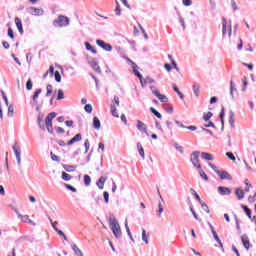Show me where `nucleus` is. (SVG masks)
Here are the masks:
<instances>
[{
    "label": "nucleus",
    "instance_id": "44",
    "mask_svg": "<svg viewBox=\"0 0 256 256\" xmlns=\"http://www.w3.org/2000/svg\"><path fill=\"white\" fill-rule=\"evenodd\" d=\"M226 157H228V159H230V161H236L235 155L233 154V152H226Z\"/></svg>",
    "mask_w": 256,
    "mask_h": 256
},
{
    "label": "nucleus",
    "instance_id": "27",
    "mask_svg": "<svg viewBox=\"0 0 256 256\" xmlns=\"http://www.w3.org/2000/svg\"><path fill=\"white\" fill-rule=\"evenodd\" d=\"M72 249H73L75 255H77V256H83V252L81 251V249H79V247H78L76 244H74V245L72 246Z\"/></svg>",
    "mask_w": 256,
    "mask_h": 256
},
{
    "label": "nucleus",
    "instance_id": "9",
    "mask_svg": "<svg viewBox=\"0 0 256 256\" xmlns=\"http://www.w3.org/2000/svg\"><path fill=\"white\" fill-rule=\"evenodd\" d=\"M81 139H83V136L81 135V133H78L67 142V145L71 146L73 145V143H77L78 141H81Z\"/></svg>",
    "mask_w": 256,
    "mask_h": 256
},
{
    "label": "nucleus",
    "instance_id": "59",
    "mask_svg": "<svg viewBox=\"0 0 256 256\" xmlns=\"http://www.w3.org/2000/svg\"><path fill=\"white\" fill-rule=\"evenodd\" d=\"M51 159H52V161H57V162L60 161L59 156L53 154V152H51Z\"/></svg>",
    "mask_w": 256,
    "mask_h": 256
},
{
    "label": "nucleus",
    "instance_id": "3",
    "mask_svg": "<svg viewBox=\"0 0 256 256\" xmlns=\"http://www.w3.org/2000/svg\"><path fill=\"white\" fill-rule=\"evenodd\" d=\"M54 27H67L69 25V17L60 15L53 21Z\"/></svg>",
    "mask_w": 256,
    "mask_h": 256
},
{
    "label": "nucleus",
    "instance_id": "52",
    "mask_svg": "<svg viewBox=\"0 0 256 256\" xmlns=\"http://www.w3.org/2000/svg\"><path fill=\"white\" fill-rule=\"evenodd\" d=\"M14 111H15V109L13 108V105L8 106V115L10 117H13Z\"/></svg>",
    "mask_w": 256,
    "mask_h": 256
},
{
    "label": "nucleus",
    "instance_id": "51",
    "mask_svg": "<svg viewBox=\"0 0 256 256\" xmlns=\"http://www.w3.org/2000/svg\"><path fill=\"white\" fill-rule=\"evenodd\" d=\"M200 177H202L204 181H209V176H207V174L203 172V170L200 171Z\"/></svg>",
    "mask_w": 256,
    "mask_h": 256
},
{
    "label": "nucleus",
    "instance_id": "35",
    "mask_svg": "<svg viewBox=\"0 0 256 256\" xmlns=\"http://www.w3.org/2000/svg\"><path fill=\"white\" fill-rule=\"evenodd\" d=\"M84 185H86V187H89V185H91V176L84 175Z\"/></svg>",
    "mask_w": 256,
    "mask_h": 256
},
{
    "label": "nucleus",
    "instance_id": "13",
    "mask_svg": "<svg viewBox=\"0 0 256 256\" xmlns=\"http://www.w3.org/2000/svg\"><path fill=\"white\" fill-rule=\"evenodd\" d=\"M218 191L220 195H231V189L227 187L220 186L218 187Z\"/></svg>",
    "mask_w": 256,
    "mask_h": 256
},
{
    "label": "nucleus",
    "instance_id": "26",
    "mask_svg": "<svg viewBox=\"0 0 256 256\" xmlns=\"http://www.w3.org/2000/svg\"><path fill=\"white\" fill-rule=\"evenodd\" d=\"M93 127L94 129H101V121H99V118H93Z\"/></svg>",
    "mask_w": 256,
    "mask_h": 256
},
{
    "label": "nucleus",
    "instance_id": "22",
    "mask_svg": "<svg viewBox=\"0 0 256 256\" xmlns=\"http://www.w3.org/2000/svg\"><path fill=\"white\" fill-rule=\"evenodd\" d=\"M236 197H238L239 200L243 199L245 197V191H243L241 188H237L235 191Z\"/></svg>",
    "mask_w": 256,
    "mask_h": 256
},
{
    "label": "nucleus",
    "instance_id": "33",
    "mask_svg": "<svg viewBox=\"0 0 256 256\" xmlns=\"http://www.w3.org/2000/svg\"><path fill=\"white\" fill-rule=\"evenodd\" d=\"M190 191H191L192 195H194V197L197 199V201H199V203H203V200H201V197L199 196V194H197L195 189L191 188Z\"/></svg>",
    "mask_w": 256,
    "mask_h": 256
},
{
    "label": "nucleus",
    "instance_id": "43",
    "mask_svg": "<svg viewBox=\"0 0 256 256\" xmlns=\"http://www.w3.org/2000/svg\"><path fill=\"white\" fill-rule=\"evenodd\" d=\"M116 15L121 16V6L119 5V2L116 1V9H115Z\"/></svg>",
    "mask_w": 256,
    "mask_h": 256
},
{
    "label": "nucleus",
    "instance_id": "10",
    "mask_svg": "<svg viewBox=\"0 0 256 256\" xmlns=\"http://www.w3.org/2000/svg\"><path fill=\"white\" fill-rule=\"evenodd\" d=\"M14 21L19 33L23 35V22L21 21V18L16 17Z\"/></svg>",
    "mask_w": 256,
    "mask_h": 256
},
{
    "label": "nucleus",
    "instance_id": "16",
    "mask_svg": "<svg viewBox=\"0 0 256 256\" xmlns=\"http://www.w3.org/2000/svg\"><path fill=\"white\" fill-rule=\"evenodd\" d=\"M105 181H107V177L105 176L100 177V179L96 183L97 187H99V189H103V187H105Z\"/></svg>",
    "mask_w": 256,
    "mask_h": 256
},
{
    "label": "nucleus",
    "instance_id": "46",
    "mask_svg": "<svg viewBox=\"0 0 256 256\" xmlns=\"http://www.w3.org/2000/svg\"><path fill=\"white\" fill-rule=\"evenodd\" d=\"M86 113H92L93 112V106L91 104H86L84 107Z\"/></svg>",
    "mask_w": 256,
    "mask_h": 256
},
{
    "label": "nucleus",
    "instance_id": "58",
    "mask_svg": "<svg viewBox=\"0 0 256 256\" xmlns=\"http://www.w3.org/2000/svg\"><path fill=\"white\" fill-rule=\"evenodd\" d=\"M84 147H85V153L89 152V147H91V145L89 144V140H86L84 143Z\"/></svg>",
    "mask_w": 256,
    "mask_h": 256
},
{
    "label": "nucleus",
    "instance_id": "39",
    "mask_svg": "<svg viewBox=\"0 0 256 256\" xmlns=\"http://www.w3.org/2000/svg\"><path fill=\"white\" fill-rule=\"evenodd\" d=\"M61 99H65V93L63 92V89L58 90L57 100L61 101Z\"/></svg>",
    "mask_w": 256,
    "mask_h": 256
},
{
    "label": "nucleus",
    "instance_id": "25",
    "mask_svg": "<svg viewBox=\"0 0 256 256\" xmlns=\"http://www.w3.org/2000/svg\"><path fill=\"white\" fill-rule=\"evenodd\" d=\"M110 111H111L113 117H115L116 119H119V114L117 113V106L111 105Z\"/></svg>",
    "mask_w": 256,
    "mask_h": 256
},
{
    "label": "nucleus",
    "instance_id": "61",
    "mask_svg": "<svg viewBox=\"0 0 256 256\" xmlns=\"http://www.w3.org/2000/svg\"><path fill=\"white\" fill-rule=\"evenodd\" d=\"M56 132L59 134V135H63V133H65V129L61 128V127H57L56 128Z\"/></svg>",
    "mask_w": 256,
    "mask_h": 256
},
{
    "label": "nucleus",
    "instance_id": "60",
    "mask_svg": "<svg viewBox=\"0 0 256 256\" xmlns=\"http://www.w3.org/2000/svg\"><path fill=\"white\" fill-rule=\"evenodd\" d=\"M201 205H202V209H204V211H206V213H209V206H207V204H205V202H202Z\"/></svg>",
    "mask_w": 256,
    "mask_h": 256
},
{
    "label": "nucleus",
    "instance_id": "31",
    "mask_svg": "<svg viewBox=\"0 0 256 256\" xmlns=\"http://www.w3.org/2000/svg\"><path fill=\"white\" fill-rule=\"evenodd\" d=\"M65 171H67L68 173H73V171H75V169H77V167L73 166V165H66L64 166Z\"/></svg>",
    "mask_w": 256,
    "mask_h": 256
},
{
    "label": "nucleus",
    "instance_id": "37",
    "mask_svg": "<svg viewBox=\"0 0 256 256\" xmlns=\"http://www.w3.org/2000/svg\"><path fill=\"white\" fill-rule=\"evenodd\" d=\"M54 230L58 233V235H60V237H63V239H65V241H67V235H65V233L61 230H59V228L54 227Z\"/></svg>",
    "mask_w": 256,
    "mask_h": 256
},
{
    "label": "nucleus",
    "instance_id": "12",
    "mask_svg": "<svg viewBox=\"0 0 256 256\" xmlns=\"http://www.w3.org/2000/svg\"><path fill=\"white\" fill-rule=\"evenodd\" d=\"M29 12H30V15H35V16L43 15V10L35 7L30 8Z\"/></svg>",
    "mask_w": 256,
    "mask_h": 256
},
{
    "label": "nucleus",
    "instance_id": "41",
    "mask_svg": "<svg viewBox=\"0 0 256 256\" xmlns=\"http://www.w3.org/2000/svg\"><path fill=\"white\" fill-rule=\"evenodd\" d=\"M242 209L245 211L247 217H249V219H251V209H249V207H247V206H242Z\"/></svg>",
    "mask_w": 256,
    "mask_h": 256
},
{
    "label": "nucleus",
    "instance_id": "53",
    "mask_svg": "<svg viewBox=\"0 0 256 256\" xmlns=\"http://www.w3.org/2000/svg\"><path fill=\"white\" fill-rule=\"evenodd\" d=\"M126 231H127V235L129 236V238L131 239V241H135L133 239V234H131V230L129 229V226L126 224Z\"/></svg>",
    "mask_w": 256,
    "mask_h": 256
},
{
    "label": "nucleus",
    "instance_id": "21",
    "mask_svg": "<svg viewBox=\"0 0 256 256\" xmlns=\"http://www.w3.org/2000/svg\"><path fill=\"white\" fill-rule=\"evenodd\" d=\"M192 89H193L194 95H196V97H199V94L201 93V85L194 84Z\"/></svg>",
    "mask_w": 256,
    "mask_h": 256
},
{
    "label": "nucleus",
    "instance_id": "54",
    "mask_svg": "<svg viewBox=\"0 0 256 256\" xmlns=\"http://www.w3.org/2000/svg\"><path fill=\"white\" fill-rule=\"evenodd\" d=\"M183 5H185V7H190V5L193 4L192 0H182Z\"/></svg>",
    "mask_w": 256,
    "mask_h": 256
},
{
    "label": "nucleus",
    "instance_id": "63",
    "mask_svg": "<svg viewBox=\"0 0 256 256\" xmlns=\"http://www.w3.org/2000/svg\"><path fill=\"white\" fill-rule=\"evenodd\" d=\"M104 201L105 203H109V192H104Z\"/></svg>",
    "mask_w": 256,
    "mask_h": 256
},
{
    "label": "nucleus",
    "instance_id": "24",
    "mask_svg": "<svg viewBox=\"0 0 256 256\" xmlns=\"http://www.w3.org/2000/svg\"><path fill=\"white\" fill-rule=\"evenodd\" d=\"M137 149H138V153L142 157V159H145V150L143 149V145H141V143L137 144Z\"/></svg>",
    "mask_w": 256,
    "mask_h": 256
},
{
    "label": "nucleus",
    "instance_id": "29",
    "mask_svg": "<svg viewBox=\"0 0 256 256\" xmlns=\"http://www.w3.org/2000/svg\"><path fill=\"white\" fill-rule=\"evenodd\" d=\"M143 85L142 87H145V85H150L151 83H155V80L151 77H146L144 80H142Z\"/></svg>",
    "mask_w": 256,
    "mask_h": 256
},
{
    "label": "nucleus",
    "instance_id": "15",
    "mask_svg": "<svg viewBox=\"0 0 256 256\" xmlns=\"http://www.w3.org/2000/svg\"><path fill=\"white\" fill-rule=\"evenodd\" d=\"M91 67L94 71H96V73H101V67L99 66V64L97 63V60H92L91 62Z\"/></svg>",
    "mask_w": 256,
    "mask_h": 256
},
{
    "label": "nucleus",
    "instance_id": "7",
    "mask_svg": "<svg viewBox=\"0 0 256 256\" xmlns=\"http://www.w3.org/2000/svg\"><path fill=\"white\" fill-rule=\"evenodd\" d=\"M132 69L133 72L135 73L136 77L139 78V81L141 83V85H143V75H141V73H139V66H137V64H135V62H132Z\"/></svg>",
    "mask_w": 256,
    "mask_h": 256
},
{
    "label": "nucleus",
    "instance_id": "28",
    "mask_svg": "<svg viewBox=\"0 0 256 256\" xmlns=\"http://www.w3.org/2000/svg\"><path fill=\"white\" fill-rule=\"evenodd\" d=\"M202 158L205 159L206 161H213V155L207 152H202Z\"/></svg>",
    "mask_w": 256,
    "mask_h": 256
},
{
    "label": "nucleus",
    "instance_id": "57",
    "mask_svg": "<svg viewBox=\"0 0 256 256\" xmlns=\"http://www.w3.org/2000/svg\"><path fill=\"white\" fill-rule=\"evenodd\" d=\"M158 217H161V215L163 214V205H161V203L158 204Z\"/></svg>",
    "mask_w": 256,
    "mask_h": 256
},
{
    "label": "nucleus",
    "instance_id": "38",
    "mask_svg": "<svg viewBox=\"0 0 256 256\" xmlns=\"http://www.w3.org/2000/svg\"><path fill=\"white\" fill-rule=\"evenodd\" d=\"M220 119L222 125H225V107H222L221 113H220Z\"/></svg>",
    "mask_w": 256,
    "mask_h": 256
},
{
    "label": "nucleus",
    "instance_id": "49",
    "mask_svg": "<svg viewBox=\"0 0 256 256\" xmlns=\"http://www.w3.org/2000/svg\"><path fill=\"white\" fill-rule=\"evenodd\" d=\"M66 189H69V191H72V193H77V189L70 184H65Z\"/></svg>",
    "mask_w": 256,
    "mask_h": 256
},
{
    "label": "nucleus",
    "instance_id": "1",
    "mask_svg": "<svg viewBox=\"0 0 256 256\" xmlns=\"http://www.w3.org/2000/svg\"><path fill=\"white\" fill-rule=\"evenodd\" d=\"M109 225H110V228H111V231H112L114 237H116V239H119L122 235L121 226L119 225V221H117L116 218H110Z\"/></svg>",
    "mask_w": 256,
    "mask_h": 256
},
{
    "label": "nucleus",
    "instance_id": "11",
    "mask_svg": "<svg viewBox=\"0 0 256 256\" xmlns=\"http://www.w3.org/2000/svg\"><path fill=\"white\" fill-rule=\"evenodd\" d=\"M137 129L142 131V133H147V125L141 120H137Z\"/></svg>",
    "mask_w": 256,
    "mask_h": 256
},
{
    "label": "nucleus",
    "instance_id": "32",
    "mask_svg": "<svg viewBox=\"0 0 256 256\" xmlns=\"http://www.w3.org/2000/svg\"><path fill=\"white\" fill-rule=\"evenodd\" d=\"M151 113H153V115H155V117H157L158 119H161L163 116L161 115V113H159V111H157L155 108L151 107L150 108Z\"/></svg>",
    "mask_w": 256,
    "mask_h": 256
},
{
    "label": "nucleus",
    "instance_id": "42",
    "mask_svg": "<svg viewBox=\"0 0 256 256\" xmlns=\"http://www.w3.org/2000/svg\"><path fill=\"white\" fill-rule=\"evenodd\" d=\"M212 117H213V113L207 112L204 114L203 119H204V121H209V119H211Z\"/></svg>",
    "mask_w": 256,
    "mask_h": 256
},
{
    "label": "nucleus",
    "instance_id": "40",
    "mask_svg": "<svg viewBox=\"0 0 256 256\" xmlns=\"http://www.w3.org/2000/svg\"><path fill=\"white\" fill-rule=\"evenodd\" d=\"M46 97H49V95H51V93H53V86L51 84H48L46 86Z\"/></svg>",
    "mask_w": 256,
    "mask_h": 256
},
{
    "label": "nucleus",
    "instance_id": "36",
    "mask_svg": "<svg viewBox=\"0 0 256 256\" xmlns=\"http://www.w3.org/2000/svg\"><path fill=\"white\" fill-rule=\"evenodd\" d=\"M173 89H174L175 93H177V95H179L180 99H185V95H183V92H181L177 86H173Z\"/></svg>",
    "mask_w": 256,
    "mask_h": 256
},
{
    "label": "nucleus",
    "instance_id": "17",
    "mask_svg": "<svg viewBox=\"0 0 256 256\" xmlns=\"http://www.w3.org/2000/svg\"><path fill=\"white\" fill-rule=\"evenodd\" d=\"M156 97L161 101V103H167L169 101V98L160 92H156Z\"/></svg>",
    "mask_w": 256,
    "mask_h": 256
},
{
    "label": "nucleus",
    "instance_id": "30",
    "mask_svg": "<svg viewBox=\"0 0 256 256\" xmlns=\"http://www.w3.org/2000/svg\"><path fill=\"white\" fill-rule=\"evenodd\" d=\"M62 179H63V181H71V179H73V177L71 175H69L67 172H62Z\"/></svg>",
    "mask_w": 256,
    "mask_h": 256
},
{
    "label": "nucleus",
    "instance_id": "2",
    "mask_svg": "<svg viewBox=\"0 0 256 256\" xmlns=\"http://www.w3.org/2000/svg\"><path fill=\"white\" fill-rule=\"evenodd\" d=\"M209 167H211V169H213V171H215L216 175L219 176L221 180H225V179H227L228 181L233 180V177H231V174H229V172L219 171V170H217V166H215L213 164H209Z\"/></svg>",
    "mask_w": 256,
    "mask_h": 256
},
{
    "label": "nucleus",
    "instance_id": "6",
    "mask_svg": "<svg viewBox=\"0 0 256 256\" xmlns=\"http://www.w3.org/2000/svg\"><path fill=\"white\" fill-rule=\"evenodd\" d=\"M191 161L196 169H201V163H199V152H193L191 155Z\"/></svg>",
    "mask_w": 256,
    "mask_h": 256
},
{
    "label": "nucleus",
    "instance_id": "19",
    "mask_svg": "<svg viewBox=\"0 0 256 256\" xmlns=\"http://www.w3.org/2000/svg\"><path fill=\"white\" fill-rule=\"evenodd\" d=\"M84 45H85L87 51L92 52L93 55H97V50L89 42H85Z\"/></svg>",
    "mask_w": 256,
    "mask_h": 256
},
{
    "label": "nucleus",
    "instance_id": "55",
    "mask_svg": "<svg viewBox=\"0 0 256 256\" xmlns=\"http://www.w3.org/2000/svg\"><path fill=\"white\" fill-rule=\"evenodd\" d=\"M256 201V192L254 193L253 196H249L248 198V203H255Z\"/></svg>",
    "mask_w": 256,
    "mask_h": 256
},
{
    "label": "nucleus",
    "instance_id": "18",
    "mask_svg": "<svg viewBox=\"0 0 256 256\" xmlns=\"http://www.w3.org/2000/svg\"><path fill=\"white\" fill-rule=\"evenodd\" d=\"M241 241H242L245 249H249V247H250L249 237H247V235H243L241 237Z\"/></svg>",
    "mask_w": 256,
    "mask_h": 256
},
{
    "label": "nucleus",
    "instance_id": "50",
    "mask_svg": "<svg viewBox=\"0 0 256 256\" xmlns=\"http://www.w3.org/2000/svg\"><path fill=\"white\" fill-rule=\"evenodd\" d=\"M8 37H10V39H15L13 28H8Z\"/></svg>",
    "mask_w": 256,
    "mask_h": 256
},
{
    "label": "nucleus",
    "instance_id": "62",
    "mask_svg": "<svg viewBox=\"0 0 256 256\" xmlns=\"http://www.w3.org/2000/svg\"><path fill=\"white\" fill-rule=\"evenodd\" d=\"M150 89L154 95H157V93H159V89H157V87L155 86H151Z\"/></svg>",
    "mask_w": 256,
    "mask_h": 256
},
{
    "label": "nucleus",
    "instance_id": "5",
    "mask_svg": "<svg viewBox=\"0 0 256 256\" xmlns=\"http://www.w3.org/2000/svg\"><path fill=\"white\" fill-rule=\"evenodd\" d=\"M96 45H98V47H101V49H104V51H113V46L103 40H96Z\"/></svg>",
    "mask_w": 256,
    "mask_h": 256
},
{
    "label": "nucleus",
    "instance_id": "4",
    "mask_svg": "<svg viewBox=\"0 0 256 256\" xmlns=\"http://www.w3.org/2000/svg\"><path fill=\"white\" fill-rule=\"evenodd\" d=\"M227 33H228V36L231 37L232 28H231V26H229L227 28V19L222 18V34H223V36H225V35H227Z\"/></svg>",
    "mask_w": 256,
    "mask_h": 256
},
{
    "label": "nucleus",
    "instance_id": "20",
    "mask_svg": "<svg viewBox=\"0 0 256 256\" xmlns=\"http://www.w3.org/2000/svg\"><path fill=\"white\" fill-rule=\"evenodd\" d=\"M45 126L48 133L53 134V121L45 120Z\"/></svg>",
    "mask_w": 256,
    "mask_h": 256
},
{
    "label": "nucleus",
    "instance_id": "64",
    "mask_svg": "<svg viewBox=\"0 0 256 256\" xmlns=\"http://www.w3.org/2000/svg\"><path fill=\"white\" fill-rule=\"evenodd\" d=\"M231 5H232V9L234 11H237V2H235V0H231Z\"/></svg>",
    "mask_w": 256,
    "mask_h": 256
},
{
    "label": "nucleus",
    "instance_id": "56",
    "mask_svg": "<svg viewBox=\"0 0 256 256\" xmlns=\"http://www.w3.org/2000/svg\"><path fill=\"white\" fill-rule=\"evenodd\" d=\"M39 95H41V89H38V90L35 91V93L33 95L34 101L37 100V97H39Z\"/></svg>",
    "mask_w": 256,
    "mask_h": 256
},
{
    "label": "nucleus",
    "instance_id": "8",
    "mask_svg": "<svg viewBox=\"0 0 256 256\" xmlns=\"http://www.w3.org/2000/svg\"><path fill=\"white\" fill-rule=\"evenodd\" d=\"M18 217L21 221H23V223H28L29 225H32L33 227H35V225H37L33 220L29 219V216H27V215H21L18 213Z\"/></svg>",
    "mask_w": 256,
    "mask_h": 256
},
{
    "label": "nucleus",
    "instance_id": "23",
    "mask_svg": "<svg viewBox=\"0 0 256 256\" xmlns=\"http://www.w3.org/2000/svg\"><path fill=\"white\" fill-rule=\"evenodd\" d=\"M142 241H144L146 245H149V235L147 236V231H145V228H142Z\"/></svg>",
    "mask_w": 256,
    "mask_h": 256
},
{
    "label": "nucleus",
    "instance_id": "14",
    "mask_svg": "<svg viewBox=\"0 0 256 256\" xmlns=\"http://www.w3.org/2000/svg\"><path fill=\"white\" fill-rule=\"evenodd\" d=\"M13 151L16 155L18 165H21V152H19V149H17V144L13 146Z\"/></svg>",
    "mask_w": 256,
    "mask_h": 256
},
{
    "label": "nucleus",
    "instance_id": "45",
    "mask_svg": "<svg viewBox=\"0 0 256 256\" xmlns=\"http://www.w3.org/2000/svg\"><path fill=\"white\" fill-rule=\"evenodd\" d=\"M237 91V89H235V84L233 83V81H230V95L231 97H233V92Z\"/></svg>",
    "mask_w": 256,
    "mask_h": 256
},
{
    "label": "nucleus",
    "instance_id": "34",
    "mask_svg": "<svg viewBox=\"0 0 256 256\" xmlns=\"http://www.w3.org/2000/svg\"><path fill=\"white\" fill-rule=\"evenodd\" d=\"M57 117V113L55 112H52V113H49L46 117V121H53V119H55Z\"/></svg>",
    "mask_w": 256,
    "mask_h": 256
},
{
    "label": "nucleus",
    "instance_id": "47",
    "mask_svg": "<svg viewBox=\"0 0 256 256\" xmlns=\"http://www.w3.org/2000/svg\"><path fill=\"white\" fill-rule=\"evenodd\" d=\"M26 89H28V91H31V89H33V82L31 81V79H28L26 83Z\"/></svg>",
    "mask_w": 256,
    "mask_h": 256
},
{
    "label": "nucleus",
    "instance_id": "48",
    "mask_svg": "<svg viewBox=\"0 0 256 256\" xmlns=\"http://www.w3.org/2000/svg\"><path fill=\"white\" fill-rule=\"evenodd\" d=\"M54 75H55V81H57V83H61V74L59 73V71H56Z\"/></svg>",
    "mask_w": 256,
    "mask_h": 256
}]
</instances>
